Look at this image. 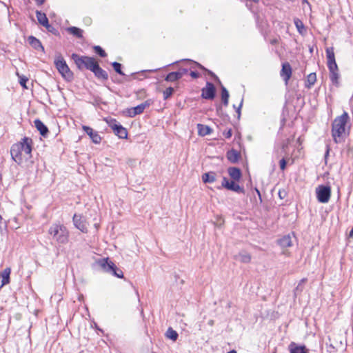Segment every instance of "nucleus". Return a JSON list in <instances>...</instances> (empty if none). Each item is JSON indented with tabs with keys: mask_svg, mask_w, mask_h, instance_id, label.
<instances>
[{
	"mask_svg": "<svg viewBox=\"0 0 353 353\" xmlns=\"http://www.w3.org/2000/svg\"><path fill=\"white\" fill-rule=\"evenodd\" d=\"M202 98L205 99H213L215 97V87L213 83L207 82L206 86L202 89Z\"/></svg>",
	"mask_w": 353,
	"mask_h": 353,
	"instance_id": "obj_11",
	"label": "nucleus"
},
{
	"mask_svg": "<svg viewBox=\"0 0 353 353\" xmlns=\"http://www.w3.org/2000/svg\"><path fill=\"white\" fill-rule=\"evenodd\" d=\"M72 220L74 225L77 228H78L83 233L88 232V224L85 221V219L81 215L75 214L73 216Z\"/></svg>",
	"mask_w": 353,
	"mask_h": 353,
	"instance_id": "obj_10",
	"label": "nucleus"
},
{
	"mask_svg": "<svg viewBox=\"0 0 353 353\" xmlns=\"http://www.w3.org/2000/svg\"><path fill=\"white\" fill-rule=\"evenodd\" d=\"M256 192H257L258 194L260 196V192L258 190H256Z\"/></svg>",
	"mask_w": 353,
	"mask_h": 353,
	"instance_id": "obj_55",
	"label": "nucleus"
},
{
	"mask_svg": "<svg viewBox=\"0 0 353 353\" xmlns=\"http://www.w3.org/2000/svg\"><path fill=\"white\" fill-rule=\"evenodd\" d=\"M294 23L296 28H297L298 32L302 34L303 31L305 30V27L303 22L299 19H295L294 20Z\"/></svg>",
	"mask_w": 353,
	"mask_h": 353,
	"instance_id": "obj_35",
	"label": "nucleus"
},
{
	"mask_svg": "<svg viewBox=\"0 0 353 353\" xmlns=\"http://www.w3.org/2000/svg\"><path fill=\"white\" fill-rule=\"evenodd\" d=\"M185 61H186V59ZM187 61L191 62L192 63L194 64L195 65L200 68L201 69L205 70V68L197 62H195V61H193L189 60V59H187Z\"/></svg>",
	"mask_w": 353,
	"mask_h": 353,
	"instance_id": "obj_45",
	"label": "nucleus"
},
{
	"mask_svg": "<svg viewBox=\"0 0 353 353\" xmlns=\"http://www.w3.org/2000/svg\"><path fill=\"white\" fill-rule=\"evenodd\" d=\"M330 79L333 84L336 86H339V74L338 71L331 72H330Z\"/></svg>",
	"mask_w": 353,
	"mask_h": 353,
	"instance_id": "obj_31",
	"label": "nucleus"
},
{
	"mask_svg": "<svg viewBox=\"0 0 353 353\" xmlns=\"http://www.w3.org/2000/svg\"><path fill=\"white\" fill-rule=\"evenodd\" d=\"M228 174L234 181H239L241 177V170L236 167H230L228 170Z\"/></svg>",
	"mask_w": 353,
	"mask_h": 353,
	"instance_id": "obj_19",
	"label": "nucleus"
},
{
	"mask_svg": "<svg viewBox=\"0 0 353 353\" xmlns=\"http://www.w3.org/2000/svg\"><path fill=\"white\" fill-rule=\"evenodd\" d=\"M178 74H180V79L183 77L184 74H185L188 72L187 69H180L179 71L176 72Z\"/></svg>",
	"mask_w": 353,
	"mask_h": 353,
	"instance_id": "obj_44",
	"label": "nucleus"
},
{
	"mask_svg": "<svg viewBox=\"0 0 353 353\" xmlns=\"http://www.w3.org/2000/svg\"><path fill=\"white\" fill-rule=\"evenodd\" d=\"M11 270L10 268H7L0 273V289L5 285L10 283V274Z\"/></svg>",
	"mask_w": 353,
	"mask_h": 353,
	"instance_id": "obj_15",
	"label": "nucleus"
},
{
	"mask_svg": "<svg viewBox=\"0 0 353 353\" xmlns=\"http://www.w3.org/2000/svg\"><path fill=\"white\" fill-rule=\"evenodd\" d=\"M226 156H227V159H228V161L233 163H236L239 158V152L234 149L229 150L227 152Z\"/></svg>",
	"mask_w": 353,
	"mask_h": 353,
	"instance_id": "obj_25",
	"label": "nucleus"
},
{
	"mask_svg": "<svg viewBox=\"0 0 353 353\" xmlns=\"http://www.w3.org/2000/svg\"><path fill=\"white\" fill-rule=\"evenodd\" d=\"M28 41L29 43L31 45L32 48H34L36 50L41 49L42 51L44 50V48L43 47L41 41L37 39L36 37L33 36H30L28 37Z\"/></svg>",
	"mask_w": 353,
	"mask_h": 353,
	"instance_id": "obj_21",
	"label": "nucleus"
},
{
	"mask_svg": "<svg viewBox=\"0 0 353 353\" xmlns=\"http://www.w3.org/2000/svg\"><path fill=\"white\" fill-rule=\"evenodd\" d=\"M32 140L28 137H24L17 143L12 145L10 154L12 159L21 164L23 159L28 160L31 157Z\"/></svg>",
	"mask_w": 353,
	"mask_h": 353,
	"instance_id": "obj_1",
	"label": "nucleus"
},
{
	"mask_svg": "<svg viewBox=\"0 0 353 353\" xmlns=\"http://www.w3.org/2000/svg\"><path fill=\"white\" fill-rule=\"evenodd\" d=\"M197 130L199 134L202 137L210 134L212 132L209 126L203 124H197Z\"/></svg>",
	"mask_w": 353,
	"mask_h": 353,
	"instance_id": "obj_24",
	"label": "nucleus"
},
{
	"mask_svg": "<svg viewBox=\"0 0 353 353\" xmlns=\"http://www.w3.org/2000/svg\"><path fill=\"white\" fill-rule=\"evenodd\" d=\"M95 77L99 79L106 81L108 79V74L106 71L102 69L97 63L92 71Z\"/></svg>",
	"mask_w": 353,
	"mask_h": 353,
	"instance_id": "obj_16",
	"label": "nucleus"
},
{
	"mask_svg": "<svg viewBox=\"0 0 353 353\" xmlns=\"http://www.w3.org/2000/svg\"><path fill=\"white\" fill-rule=\"evenodd\" d=\"M166 336L168 339H172V341H175L178 338V333L174 330L172 327H169L166 332L165 334Z\"/></svg>",
	"mask_w": 353,
	"mask_h": 353,
	"instance_id": "obj_34",
	"label": "nucleus"
},
{
	"mask_svg": "<svg viewBox=\"0 0 353 353\" xmlns=\"http://www.w3.org/2000/svg\"><path fill=\"white\" fill-rule=\"evenodd\" d=\"M114 123H110V126L112 129L114 133L120 139H126L128 137V132L125 128L121 124L116 123L114 120Z\"/></svg>",
	"mask_w": 353,
	"mask_h": 353,
	"instance_id": "obj_12",
	"label": "nucleus"
},
{
	"mask_svg": "<svg viewBox=\"0 0 353 353\" xmlns=\"http://www.w3.org/2000/svg\"><path fill=\"white\" fill-rule=\"evenodd\" d=\"M214 320H212V319H211V320H210V321H208V324H209L210 326L214 325Z\"/></svg>",
	"mask_w": 353,
	"mask_h": 353,
	"instance_id": "obj_53",
	"label": "nucleus"
},
{
	"mask_svg": "<svg viewBox=\"0 0 353 353\" xmlns=\"http://www.w3.org/2000/svg\"><path fill=\"white\" fill-rule=\"evenodd\" d=\"M179 79H180V74H178L176 72H170L165 78L166 81L170 82H173Z\"/></svg>",
	"mask_w": 353,
	"mask_h": 353,
	"instance_id": "obj_33",
	"label": "nucleus"
},
{
	"mask_svg": "<svg viewBox=\"0 0 353 353\" xmlns=\"http://www.w3.org/2000/svg\"><path fill=\"white\" fill-rule=\"evenodd\" d=\"M190 75L193 79H196V78H198L199 77V74L197 72H196V71H191L190 73Z\"/></svg>",
	"mask_w": 353,
	"mask_h": 353,
	"instance_id": "obj_46",
	"label": "nucleus"
},
{
	"mask_svg": "<svg viewBox=\"0 0 353 353\" xmlns=\"http://www.w3.org/2000/svg\"><path fill=\"white\" fill-rule=\"evenodd\" d=\"M327 67H328V69L330 70V72H334V71H338V66H337L336 63H335V64H328Z\"/></svg>",
	"mask_w": 353,
	"mask_h": 353,
	"instance_id": "obj_41",
	"label": "nucleus"
},
{
	"mask_svg": "<svg viewBox=\"0 0 353 353\" xmlns=\"http://www.w3.org/2000/svg\"><path fill=\"white\" fill-rule=\"evenodd\" d=\"M316 81V73L312 72L307 77V80L305 83V87L307 88H311Z\"/></svg>",
	"mask_w": 353,
	"mask_h": 353,
	"instance_id": "obj_29",
	"label": "nucleus"
},
{
	"mask_svg": "<svg viewBox=\"0 0 353 353\" xmlns=\"http://www.w3.org/2000/svg\"><path fill=\"white\" fill-rule=\"evenodd\" d=\"M34 1H36L37 5L41 6L42 4L44 3L46 0H34Z\"/></svg>",
	"mask_w": 353,
	"mask_h": 353,
	"instance_id": "obj_49",
	"label": "nucleus"
},
{
	"mask_svg": "<svg viewBox=\"0 0 353 353\" xmlns=\"http://www.w3.org/2000/svg\"><path fill=\"white\" fill-rule=\"evenodd\" d=\"M94 50L96 53H97L101 57H105L107 54L99 46H94Z\"/></svg>",
	"mask_w": 353,
	"mask_h": 353,
	"instance_id": "obj_37",
	"label": "nucleus"
},
{
	"mask_svg": "<svg viewBox=\"0 0 353 353\" xmlns=\"http://www.w3.org/2000/svg\"><path fill=\"white\" fill-rule=\"evenodd\" d=\"M72 59L74 60L79 69L85 68L92 71L95 65L98 63L93 57L79 56L77 54H72Z\"/></svg>",
	"mask_w": 353,
	"mask_h": 353,
	"instance_id": "obj_5",
	"label": "nucleus"
},
{
	"mask_svg": "<svg viewBox=\"0 0 353 353\" xmlns=\"http://www.w3.org/2000/svg\"><path fill=\"white\" fill-rule=\"evenodd\" d=\"M280 74L282 77H283L285 83H288V81L292 75V68L289 63L286 62L283 63Z\"/></svg>",
	"mask_w": 353,
	"mask_h": 353,
	"instance_id": "obj_14",
	"label": "nucleus"
},
{
	"mask_svg": "<svg viewBox=\"0 0 353 353\" xmlns=\"http://www.w3.org/2000/svg\"><path fill=\"white\" fill-rule=\"evenodd\" d=\"M3 218L2 216L0 215V232L2 231L3 230Z\"/></svg>",
	"mask_w": 353,
	"mask_h": 353,
	"instance_id": "obj_50",
	"label": "nucleus"
},
{
	"mask_svg": "<svg viewBox=\"0 0 353 353\" xmlns=\"http://www.w3.org/2000/svg\"><path fill=\"white\" fill-rule=\"evenodd\" d=\"M17 76L19 77V83L23 88L27 89L26 82L28 81V79L23 75H19V73H17Z\"/></svg>",
	"mask_w": 353,
	"mask_h": 353,
	"instance_id": "obj_36",
	"label": "nucleus"
},
{
	"mask_svg": "<svg viewBox=\"0 0 353 353\" xmlns=\"http://www.w3.org/2000/svg\"><path fill=\"white\" fill-rule=\"evenodd\" d=\"M98 263L105 272L110 273L118 278L123 277L122 270L117 268L115 264L110 261L108 258L99 260Z\"/></svg>",
	"mask_w": 353,
	"mask_h": 353,
	"instance_id": "obj_6",
	"label": "nucleus"
},
{
	"mask_svg": "<svg viewBox=\"0 0 353 353\" xmlns=\"http://www.w3.org/2000/svg\"><path fill=\"white\" fill-rule=\"evenodd\" d=\"M329 152H330V148L328 146H327V150H326V152H325V158L326 159L327 157L328 156L329 154Z\"/></svg>",
	"mask_w": 353,
	"mask_h": 353,
	"instance_id": "obj_51",
	"label": "nucleus"
},
{
	"mask_svg": "<svg viewBox=\"0 0 353 353\" xmlns=\"http://www.w3.org/2000/svg\"><path fill=\"white\" fill-rule=\"evenodd\" d=\"M228 353H237L236 350H230V352H228Z\"/></svg>",
	"mask_w": 353,
	"mask_h": 353,
	"instance_id": "obj_54",
	"label": "nucleus"
},
{
	"mask_svg": "<svg viewBox=\"0 0 353 353\" xmlns=\"http://www.w3.org/2000/svg\"><path fill=\"white\" fill-rule=\"evenodd\" d=\"M349 237L352 238L353 237V228L351 229L349 233Z\"/></svg>",
	"mask_w": 353,
	"mask_h": 353,
	"instance_id": "obj_52",
	"label": "nucleus"
},
{
	"mask_svg": "<svg viewBox=\"0 0 353 353\" xmlns=\"http://www.w3.org/2000/svg\"><path fill=\"white\" fill-rule=\"evenodd\" d=\"M349 120L347 112H344L341 116L336 117L332 124V136L335 143L343 141L345 134V125Z\"/></svg>",
	"mask_w": 353,
	"mask_h": 353,
	"instance_id": "obj_2",
	"label": "nucleus"
},
{
	"mask_svg": "<svg viewBox=\"0 0 353 353\" xmlns=\"http://www.w3.org/2000/svg\"><path fill=\"white\" fill-rule=\"evenodd\" d=\"M316 197L318 201L322 203L329 201L331 196V189L329 186L319 185L316 190Z\"/></svg>",
	"mask_w": 353,
	"mask_h": 353,
	"instance_id": "obj_8",
	"label": "nucleus"
},
{
	"mask_svg": "<svg viewBox=\"0 0 353 353\" xmlns=\"http://www.w3.org/2000/svg\"><path fill=\"white\" fill-rule=\"evenodd\" d=\"M128 114L130 117H134L136 115H137V113L135 112L134 108H130L128 110Z\"/></svg>",
	"mask_w": 353,
	"mask_h": 353,
	"instance_id": "obj_43",
	"label": "nucleus"
},
{
	"mask_svg": "<svg viewBox=\"0 0 353 353\" xmlns=\"http://www.w3.org/2000/svg\"><path fill=\"white\" fill-rule=\"evenodd\" d=\"M82 128L84 130V132H86V134L90 137L93 143H99L101 142V136L98 134L97 132L94 131V130L92 128L86 125H83Z\"/></svg>",
	"mask_w": 353,
	"mask_h": 353,
	"instance_id": "obj_13",
	"label": "nucleus"
},
{
	"mask_svg": "<svg viewBox=\"0 0 353 353\" xmlns=\"http://www.w3.org/2000/svg\"><path fill=\"white\" fill-rule=\"evenodd\" d=\"M36 15H37V18L39 23L41 26H43V27H45L46 28H50V26L49 24L48 19L47 18L46 14L45 13L37 10L36 12Z\"/></svg>",
	"mask_w": 353,
	"mask_h": 353,
	"instance_id": "obj_18",
	"label": "nucleus"
},
{
	"mask_svg": "<svg viewBox=\"0 0 353 353\" xmlns=\"http://www.w3.org/2000/svg\"><path fill=\"white\" fill-rule=\"evenodd\" d=\"M221 99L225 105H228L229 92L223 86L221 87Z\"/></svg>",
	"mask_w": 353,
	"mask_h": 353,
	"instance_id": "obj_32",
	"label": "nucleus"
},
{
	"mask_svg": "<svg viewBox=\"0 0 353 353\" xmlns=\"http://www.w3.org/2000/svg\"><path fill=\"white\" fill-rule=\"evenodd\" d=\"M223 136L225 137V138L226 139H230L231 137H232V130L231 129H228L227 130H225L223 133Z\"/></svg>",
	"mask_w": 353,
	"mask_h": 353,
	"instance_id": "obj_42",
	"label": "nucleus"
},
{
	"mask_svg": "<svg viewBox=\"0 0 353 353\" xmlns=\"http://www.w3.org/2000/svg\"><path fill=\"white\" fill-rule=\"evenodd\" d=\"M326 56L327 59L335 57L333 48H327L326 49Z\"/></svg>",
	"mask_w": 353,
	"mask_h": 353,
	"instance_id": "obj_40",
	"label": "nucleus"
},
{
	"mask_svg": "<svg viewBox=\"0 0 353 353\" xmlns=\"http://www.w3.org/2000/svg\"><path fill=\"white\" fill-rule=\"evenodd\" d=\"M216 179V173L214 172H206L202 176V180L204 183H213Z\"/></svg>",
	"mask_w": 353,
	"mask_h": 353,
	"instance_id": "obj_27",
	"label": "nucleus"
},
{
	"mask_svg": "<svg viewBox=\"0 0 353 353\" xmlns=\"http://www.w3.org/2000/svg\"><path fill=\"white\" fill-rule=\"evenodd\" d=\"M112 65L114 70L121 75H124V73L121 70V64L118 62H113Z\"/></svg>",
	"mask_w": 353,
	"mask_h": 353,
	"instance_id": "obj_38",
	"label": "nucleus"
},
{
	"mask_svg": "<svg viewBox=\"0 0 353 353\" xmlns=\"http://www.w3.org/2000/svg\"><path fill=\"white\" fill-rule=\"evenodd\" d=\"M157 69H154V70H150L151 72H153V71H157Z\"/></svg>",
	"mask_w": 353,
	"mask_h": 353,
	"instance_id": "obj_56",
	"label": "nucleus"
},
{
	"mask_svg": "<svg viewBox=\"0 0 353 353\" xmlns=\"http://www.w3.org/2000/svg\"><path fill=\"white\" fill-rule=\"evenodd\" d=\"M243 99H242L239 105L238 106V108H236V112H237L239 117L240 116V114H241V106L243 104Z\"/></svg>",
	"mask_w": 353,
	"mask_h": 353,
	"instance_id": "obj_47",
	"label": "nucleus"
},
{
	"mask_svg": "<svg viewBox=\"0 0 353 353\" xmlns=\"http://www.w3.org/2000/svg\"><path fill=\"white\" fill-rule=\"evenodd\" d=\"M279 244L283 248L291 247L292 245V238L290 235H285L279 240Z\"/></svg>",
	"mask_w": 353,
	"mask_h": 353,
	"instance_id": "obj_22",
	"label": "nucleus"
},
{
	"mask_svg": "<svg viewBox=\"0 0 353 353\" xmlns=\"http://www.w3.org/2000/svg\"><path fill=\"white\" fill-rule=\"evenodd\" d=\"M306 281H307V279H305V278L302 279L299 281L297 286L296 287V288L294 290V297H296L297 296L301 294V293L303 292V290L304 289V284L306 283Z\"/></svg>",
	"mask_w": 353,
	"mask_h": 353,
	"instance_id": "obj_28",
	"label": "nucleus"
},
{
	"mask_svg": "<svg viewBox=\"0 0 353 353\" xmlns=\"http://www.w3.org/2000/svg\"><path fill=\"white\" fill-rule=\"evenodd\" d=\"M48 234L51 239L59 244H66L68 241L69 232L63 224H52L49 228Z\"/></svg>",
	"mask_w": 353,
	"mask_h": 353,
	"instance_id": "obj_3",
	"label": "nucleus"
},
{
	"mask_svg": "<svg viewBox=\"0 0 353 353\" xmlns=\"http://www.w3.org/2000/svg\"><path fill=\"white\" fill-rule=\"evenodd\" d=\"M289 350L290 353H308L304 345H296L294 342L290 344Z\"/></svg>",
	"mask_w": 353,
	"mask_h": 353,
	"instance_id": "obj_20",
	"label": "nucleus"
},
{
	"mask_svg": "<svg viewBox=\"0 0 353 353\" xmlns=\"http://www.w3.org/2000/svg\"><path fill=\"white\" fill-rule=\"evenodd\" d=\"M34 126L39 131L41 135L46 137L48 134V129L46 125L39 119H35L34 121Z\"/></svg>",
	"mask_w": 353,
	"mask_h": 353,
	"instance_id": "obj_17",
	"label": "nucleus"
},
{
	"mask_svg": "<svg viewBox=\"0 0 353 353\" xmlns=\"http://www.w3.org/2000/svg\"><path fill=\"white\" fill-rule=\"evenodd\" d=\"M66 31L76 37L77 38H82L83 37V30L77 27L72 26L69 27L66 29Z\"/></svg>",
	"mask_w": 353,
	"mask_h": 353,
	"instance_id": "obj_26",
	"label": "nucleus"
},
{
	"mask_svg": "<svg viewBox=\"0 0 353 353\" xmlns=\"http://www.w3.org/2000/svg\"><path fill=\"white\" fill-rule=\"evenodd\" d=\"M335 63H336V61H335V57L330 58V59H327V65L328 64H335Z\"/></svg>",
	"mask_w": 353,
	"mask_h": 353,
	"instance_id": "obj_48",
	"label": "nucleus"
},
{
	"mask_svg": "<svg viewBox=\"0 0 353 353\" xmlns=\"http://www.w3.org/2000/svg\"><path fill=\"white\" fill-rule=\"evenodd\" d=\"M152 103V101L151 99L146 100L145 102L138 105L136 107H134L135 112L137 114H141L146 108H148Z\"/></svg>",
	"mask_w": 353,
	"mask_h": 353,
	"instance_id": "obj_23",
	"label": "nucleus"
},
{
	"mask_svg": "<svg viewBox=\"0 0 353 353\" xmlns=\"http://www.w3.org/2000/svg\"><path fill=\"white\" fill-rule=\"evenodd\" d=\"M236 260L240 261L242 263H248L251 260L250 255L247 252H241L235 256Z\"/></svg>",
	"mask_w": 353,
	"mask_h": 353,
	"instance_id": "obj_30",
	"label": "nucleus"
},
{
	"mask_svg": "<svg viewBox=\"0 0 353 353\" xmlns=\"http://www.w3.org/2000/svg\"><path fill=\"white\" fill-rule=\"evenodd\" d=\"M236 181H230L228 178L223 177L221 183V186L218 187V189H221V188H224L227 190H232L236 193H244V188L240 186L239 184L235 183Z\"/></svg>",
	"mask_w": 353,
	"mask_h": 353,
	"instance_id": "obj_9",
	"label": "nucleus"
},
{
	"mask_svg": "<svg viewBox=\"0 0 353 353\" xmlns=\"http://www.w3.org/2000/svg\"><path fill=\"white\" fill-rule=\"evenodd\" d=\"M173 92L174 89L172 87L166 88L163 91V99L165 100L168 99L172 94Z\"/></svg>",
	"mask_w": 353,
	"mask_h": 353,
	"instance_id": "obj_39",
	"label": "nucleus"
},
{
	"mask_svg": "<svg viewBox=\"0 0 353 353\" xmlns=\"http://www.w3.org/2000/svg\"><path fill=\"white\" fill-rule=\"evenodd\" d=\"M54 65L64 79L70 81L73 79V73L70 70L61 54H59L56 55L54 59Z\"/></svg>",
	"mask_w": 353,
	"mask_h": 353,
	"instance_id": "obj_4",
	"label": "nucleus"
},
{
	"mask_svg": "<svg viewBox=\"0 0 353 353\" xmlns=\"http://www.w3.org/2000/svg\"><path fill=\"white\" fill-rule=\"evenodd\" d=\"M290 139H287L282 143L281 151L279 150H275V152L279 156L283 157L282 159H281V161L279 162L280 168L281 170H284L286 167L287 162L285 161V158L288 157V156H289L288 148V145L290 144Z\"/></svg>",
	"mask_w": 353,
	"mask_h": 353,
	"instance_id": "obj_7",
	"label": "nucleus"
}]
</instances>
